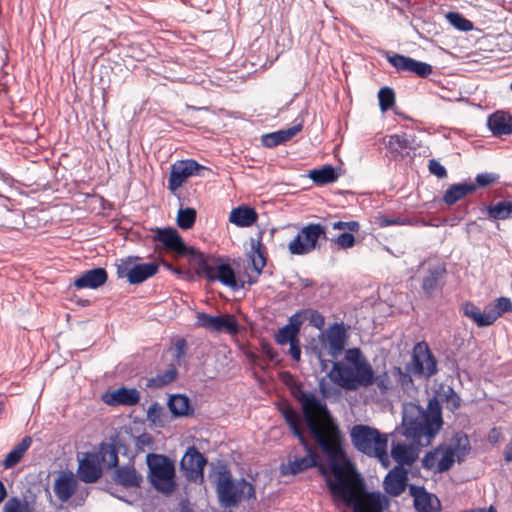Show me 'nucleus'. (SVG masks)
Here are the masks:
<instances>
[{"instance_id": "obj_1", "label": "nucleus", "mask_w": 512, "mask_h": 512, "mask_svg": "<svg viewBox=\"0 0 512 512\" xmlns=\"http://www.w3.org/2000/svg\"><path fill=\"white\" fill-rule=\"evenodd\" d=\"M310 428L322 450L328 455L331 471L336 478L335 481L327 478V487L333 498L344 502L353 512H383L388 504L385 496L376 492L367 493L364 496L357 493L353 488L351 477H357L359 482H362V479L347 458L345 451L329 444L314 426L311 425Z\"/></svg>"}, {"instance_id": "obj_2", "label": "nucleus", "mask_w": 512, "mask_h": 512, "mask_svg": "<svg viewBox=\"0 0 512 512\" xmlns=\"http://www.w3.org/2000/svg\"><path fill=\"white\" fill-rule=\"evenodd\" d=\"M292 394L294 398L301 404L306 427L309 431V434L314 439L319 448L322 449L320 444L314 437L313 433L311 432V425L314 426L319 431V433L329 444L335 445L344 451V449L341 447L339 443L340 433L338 427L335 424H332L329 433L327 434L318 423L315 412H319L323 416L330 417V411L327 407V404L319 400L313 392L303 390L301 384L294 387ZM302 446L307 454L303 457H295L293 460L289 461L288 466L290 469V473L292 475H296L311 467L317 466L320 474L325 477L326 482L327 478H329L331 481H335L336 478L333 472L331 471L330 461H328V468H326L323 465H318V455L312 449L311 445L307 442V446ZM321 451L327 457V460H329L328 455L323 450Z\"/></svg>"}, {"instance_id": "obj_3", "label": "nucleus", "mask_w": 512, "mask_h": 512, "mask_svg": "<svg viewBox=\"0 0 512 512\" xmlns=\"http://www.w3.org/2000/svg\"><path fill=\"white\" fill-rule=\"evenodd\" d=\"M154 240L177 255H190L196 262V273L209 282L219 281L233 290L244 288L245 282L237 280L235 271L229 263L221 258L205 256L195 248L187 246L175 228L157 229Z\"/></svg>"}, {"instance_id": "obj_4", "label": "nucleus", "mask_w": 512, "mask_h": 512, "mask_svg": "<svg viewBox=\"0 0 512 512\" xmlns=\"http://www.w3.org/2000/svg\"><path fill=\"white\" fill-rule=\"evenodd\" d=\"M442 424V408L436 398L429 400L427 410L413 402L403 405L402 434L417 446L430 445Z\"/></svg>"}, {"instance_id": "obj_5", "label": "nucleus", "mask_w": 512, "mask_h": 512, "mask_svg": "<svg viewBox=\"0 0 512 512\" xmlns=\"http://www.w3.org/2000/svg\"><path fill=\"white\" fill-rule=\"evenodd\" d=\"M327 376L347 391H355L361 387L371 386L372 366L370 363L345 365L344 362H334Z\"/></svg>"}, {"instance_id": "obj_6", "label": "nucleus", "mask_w": 512, "mask_h": 512, "mask_svg": "<svg viewBox=\"0 0 512 512\" xmlns=\"http://www.w3.org/2000/svg\"><path fill=\"white\" fill-rule=\"evenodd\" d=\"M146 462L151 485L161 493L167 495L173 493L177 485L174 462L165 455L154 453L147 455Z\"/></svg>"}, {"instance_id": "obj_7", "label": "nucleus", "mask_w": 512, "mask_h": 512, "mask_svg": "<svg viewBox=\"0 0 512 512\" xmlns=\"http://www.w3.org/2000/svg\"><path fill=\"white\" fill-rule=\"evenodd\" d=\"M245 479L233 481L231 472L222 466L216 473V492L219 502L224 508L237 506L243 497Z\"/></svg>"}, {"instance_id": "obj_8", "label": "nucleus", "mask_w": 512, "mask_h": 512, "mask_svg": "<svg viewBox=\"0 0 512 512\" xmlns=\"http://www.w3.org/2000/svg\"><path fill=\"white\" fill-rule=\"evenodd\" d=\"M354 447L363 454L371 457L377 450H382L387 438L377 429L366 425H355L350 433Z\"/></svg>"}, {"instance_id": "obj_9", "label": "nucleus", "mask_w": 512, "mask_h": 512, "mask_svg": "<svg viewBox=\"0 0 512 512\" xmlns=\"http://www.w3.org/2000/svg\"><path fill=\"white\" fill-rule=\"evenodd\" d=\"M409 369L415 377L430 379L438 373L437 360L425 341L414 345Z\"/></svg>"}, {"instance_id": "obj_10", "label": "nucleus", "mask_w": 512, "mask_h": 512, "mask_svg": "<svg viewBox=\"0 0 512 512\" xmlns=\"http://www.w3.org/2000/svg\"><path fill=\"white\" fill-rule=\"evenodd\" d=\"M138 259V257L121 259L120 263L116 265L118 277L127 278L130 284H140L158 272L159 265L157 263L137 264L135 261Z\"/></svg>"}, {"instance_id": "obj_11", "label": "nucleus", "mask_w": 512, "mask_h": 512, "mask_svg": "<svg viewBox=\"0 0 512 512\" xmlns=\"http://www.w3.org/2000/svg\"><path fill=\"white\" fill-rule=\"evenodd\" d=\"M320 238L326 239V227L310 223L289 243L288 249L293 255H306L316 248Z\"/></svg>"}, {"instance_id": "obj_12", "label": "nucleus", "mask_w": 512, "mask_h": 512, "mask_svg": "<svg viewBox=\"0 0 512 512\" xmlns=\"http://www.w3.org/2000/svg\"><path fill=\"white\" fill-rule=\"evenodd\" d=\"M196 325L211 332L236 335L240 331V325L232 314L213 316L205 312L196 314Z\"/></svg>"}, {"instance_id": "obj_13", "label": "nucleus", "mask_w": 512, "mask_h": 512, "mask_svg": "<svg viewBox=\"0 0 512 512\" xmlns=\"http://www.w3.org/2000/svg\"><path fill=\"white\" fill-rule=\"evenodd\" d=\"M455 447L443 445L442 457L436 465V472L443 473L452 468L457 458L458 462L463 461L468 450L470 449L469 440L464 433H456L454 438Z\"/></svg>"}, {"instance_id": "obj_14", "label": "nucleus", "mask_w": 512, "mask_h": 512, "mask_svg": "<svg viewBox=\"0 0 512 512\" xmlns=\"http://www.w3.org/2000/svg\"><path fill=\"white\" fill-rule=\"evenodd\" d=\"M207 459L196 447H188L180 461L181 470L188 481L202 483L204 481V467Z\"/></svg>"}, {"instance_id": "obj_15", "label": "nucleus", "mask_w": 512, "mask_h": 512, "mask_svg": "<svg viewBox=\"0 0 512 512\" xmlns=\"http://www.w3.org/2000/svg\"><path fill=\"white\" fill-rule=\"evenodd\" d=\"M206 168L200 165L194 159H186L175 162L171 166V171L168 179V189L175 192L182 184L193 175H200V170Z\"/></svg>"}, {"instance_id": "obj_16", "label": "nucleus", "mask_w": 512, "mask_h": 512, "mask_svg": "<svg viewBox=\"0 0 512 512\" xmlns=\"http://www.w3.org/2000/svg\"><path fill=\"white\" fill-rule=\"evenodd\" d=\"M78 478L85 483H95L102 476V468L98 454L87 452L79 460Z\"/></svg>"}, {"instance_id": "obj_17", "label": "nucleus", "mask_w": 512, "mask_h": 512, "mask_svg": "<svg viewBox=\"0 0 512 512\" xmlns=\"http://www.w3.org/2000/svg\"><path fill=\"white\" fill-rule=\"evenodd\" d=\"M140 400V393L136 388H126L124 386L107 391L102 395V401L109 406H134Z\"/></svg>"}, {"instance_id": "obj_18", "label": "nucleus", "mask_w": 512, "mask_h": 512, "mask_svg": "<svg viewBox=\"0 0 512 512\" xmlns=\"http://www.w3.org/2000/svg\"><path fill=\"white\" fill-rule=\"evenodd\" d=\"M410 493L414 497V507L418 512H440L441 502L436 495L428 493L424 487H410Z\"/></svg>"}, {"instance_id": "obj_19", "label": "nucleus", "mask_w": 512, "mask_h": 512, "mask_svg": "<svg viewBox=\"0 0 512 512\" xmlns=\"http://www.w3.org/2000/svg\"><path fill=\"white\" fill-rule=\"evenodd\" d=\"M446 269L443 266L430 267L422 279V290L426 297L440 292L445 285Z\"/></svg>"}, {"instance_id": "obj_20", "label": "nucleus", "mask_w": 512, "mask_h": 512, "mask_svg": "<svg viewBox=\"0 0 512 512\" xmlns=\"http://www.w3.org/2000/svg\"><path fill=\"white\" fill-rule=\"evenodd\" d=\"M326 338L329 347V355L337 358L346 345V329L344 323H333L326 330Z\"/></svg>"}, {"instance_id": "obj_21", "label": "nucleus", "mask_w": 512, "mask_h": 512, "mask_svg": "<svg viewBox=\"0 0 512 512\" xmlns=\"http://www.w3.org/2000/svg\"><path fill=\"white\" fill-rule=\"evenodd\" d=\"M77 485V480L72 472L61 471L55 479L53 491L55 496L65 503L75 494Z\"/></svg>"}, {"instance_id": "obj_22", "label": "nucleus", "mask_w": 512, "mask_h": 512, "mask_svg": "<svg viewBox=\"0 0 512 512\" xmlns=\"http://www.w3.org/2000/svg\"><path fill=\"white\" fill-rule=\"evenodd\" d=\"M108 279L107 271L102 267L93 268L81 273L74 279L77 289H97L104 285Z\"/></svg>"}, {"instance_id": "obj_23", "label": "nucleus", "mask_w": 512, "mask_h": 512, "mask_svg": "<svg viewBox=\"0 0 512 512\" xmlns=\"http://www.w3.org/2000/svg\"><path fill=\"white\" fill-rule=\"evenodd\" d=\"M407 471L403 467H394L384 479V489L391 496L401 495L407 485Z\"/></svg>"}, {"instance_id": "obj_24", "label": "nucleus", "mask_w": 512, "mask_h": 512, "mask_svg": "<svg viewBox=\"0 0 512 512\" xmlns=\"http://www.w3.org/2000/svg\"><path fill=\"white\" fill-rule=\"evenodd\" d=\"M113 480L125 488H138L141 486L143 477L132 464H125L114 470Z\"/></svg>"}, {"instance_id": "obj_25", "label": "nucleus", "mask_w": 512, "mask_h": 512, "mask_svg": "<svg viewBox=\"0 0 512 512\" xmlns=\"http://www.w3.org/2000/svg\"><path fill=\"white\" fill-rule=\"evenodd\" d=\"M419 455V449L414 442L412 444H406L398 442L392 445L391 456L398 463V467L404 465L411 466Z\"/></svg>"}, {"instance_id": "obj_26", "label": "nucleus", "mask_w": 512, "mask_h": 512, "mask_svg": "<svg viewBox=\"0 0 512 512\" xmlns=\"http://www.w3.org/2000/svg\"><path fill=\"white\" fill-rule=\"evenodd\" d=\"M303 128L302 123L293 125L287 129H281L275 132L267 133L262 135L261 143L264 147L273 148L280 144H283L293 138Z\"/></svg>"}, {"instance_id": "obj_27", "label": "nucleus", "mask_w": 512, "mask_h": 512, "mask_svg": "<svg viewBox=\"0 0 512 512\" xmlns=\"http://www.w3.org/2000/svg\"><path fill=\"white\" fill-rule=\"evenodd\" d=\"M487 125L494 136L512 134V116L507 112H494L488 117Z\"/></svg>"}, {"instance_id": "obj_28", "label": "nucleus", "mask_w": 512, "mask_h": 512, "mask_svg": "<svg viewBox=\"0 0 512 512\" xmlns=\"http://www.w3.org/2000/svg\"><path fill=\"white\" fill-rule=\"evenodd\" d=\"M417 147L415 135L405 132L388 136L386 142V148L393 154L408 153L409 150H416Z\"/></svg>"}, {"instance_id": "obj_29", "label": "nucleus", "mask_w": 512, "mask_h": 512, "mask_svg": "<svg viewBox=\"0 0 512 512\" xmlns=\"http://www.w3.org/2000/svg\"><path fill=\"white\" fill-rule=\"evenodd\" d=\"M477 189L475 183L463 182L451 185L443 195V201L447 205H454L467 195L474 193Z\"/></svg>"}, {"instance_id": "obj_30", "label": "nucleus", "mask_w": 512, "mask_h": 512, "mask_svg": "<svg viewBox=\"0 0 512 512\" xmlns=\"http://www.w3.org/2000/svg\"><path fill=\"white\" fill-rule=\"evenodd\" d=\"M257 218L254 208L243 205L231 211L229 221L238 227H249L257 221Z\"/></svg>"}, {"instance_id": "obj_31", "label": "nucleus", "mask_w": 512, "mask_h": 512, "mask_svg": "<svg viewBox=\"0 0 512 512\" xmlns=\"http://www.w3.org/2000/svg\"><path fill=\"white\" fill-rule=\"evenodd\" d=\"M167 404L172 415L175 417L191 416L194 413V408L190 404L189 398L185 395H172Z\"/></svg>"}, {"instance_id": "obj_32", "label": "nucleus", "mask_w": 512, "mask_h": 512, "mask_svg": "<svg viewBox=\"0 0 512 512\" xmlns=\"http://www.w3.org/2000/svg\"><path fill=\"white\" fill-rule=\"evenodd\" d=\"M32 444V438L25 436L5 457L3 460V467L5 469L16 466L22 459L25 452L29 449Z\"/></svg>"}, {"instance_id": "obj_33", "label": "nucleus", "mask_w": 512, "mask_h": 512, "mask_svg": "<svg viewBox=\"0 0 512 512\" xmlns=\"http://www.w3.org/2000/svg\"><path fill=\"white\" fill-rule=\"evenodd\" d=\"M281 414L291 429L293 435L299 440L300 444L307 446V439L303 435V432L299 426L298 413L291 406H285L281 409Z\"/></svg>"}, {"instance_id": "obj_34", "label": "nucleus", "mask_w": 512, "mask_h": 512, "mask_svg": "<svg viewBox=\"0 0 512 512\" xmlns=\"http://www.w3.org/2000/svg\"><path fill=\"white\" fill-rule=\"evenodd\" d=\"M178 376L177 368L171 364L165 371L159 372L155 377L149 378L146 387L151 389H159L174 382Z\"/></svg>"}, {"instance_id": "obj_35", "label": "nucleus", "mask_w": 512, "mask_h": 512, "mask_svg": "<svg viewBox=\"0 0 512 512\" xmlns=\"http://www.w3.org/2000/svg\"><path fill=\"white\" fill-rule=\"evenodd\" d=\"M486 308L490 324L492 325L504 313L512 312V302L507 297H499L486 305Z\"/></svg>"}, {"instance_id": "obj_36", "label": "nucleus", "mask_w": 512, "mask_h": 512, "mask_svg": "<svg viewBox=\"0 0 512 512\" xmlns=\"http://www.w3.org/2000/svg\"><path fill=\"white\" fill-rule=\"evenodd\" d=\"M463 313L466 317L473 320L478 327H486L491 325L486 307L483 311H481L480 308L473 303L467 302L463 305Z\"/></svg>"}, {"instance_id": "obj_37", "label": "nucleus", "mask_w": 512, "mask_h": 512, "mask_svg": "<svg viewBox=\"0 0 512 512\" xmlns=\"http://www.w3.org/2000/svg\"><path fill=\"white\" fill-rule=\"evenodd\" d=\"M410 361L405 364L404 368L394 366L392 373L396 378V381L404 391H409L415 388L413 376L414 372L409 369Z\"/></svg>"}, {"instance_id": "obj_38", "label": "nucleus", "mask_w": 512, "mask_h": 512, "mask_svg": "<svg viewBox=\"0 0 512 512\" xmlns=\"http://www.w3.org/2000/svg\"><path fill=\"white\" fill-rule=\"evenodd\" d=\"M309 177L314 183L323 185L336 181L338 179V174L333 166L325 165L320 169L311 170Z\"/></svg>"}, {"instance_id": "obj_39", "label": "nucleus", "mask_w": 512, "mask_h": 512, "mask_svg": "<svg viewBox=\"0 0 512 512\" xmlns=\"http://www.w3.org/2000/svg\"><path fill=\"white\" fill-rule=\"evenodd\" d=\"M488 216L494 220H506L512 218V200L499 201L486 207Z\"/></svg>"}, {"instance_id": "obj_40", "label": "nucleus", "mask_w": 512, "mask_h": 512, "mask_svg": "<svg viewBox=\"0 0 512 512\" xmlns=\"http://www.w3.org/2000/svg\"><path fill=\"white\" fill-rule=\"evenodd\" d=\"M261 234L257 240L251 239V249L254 251L256 256L252 258V265L257 275H260L262 269L266 265L265 248L261 243Z\"/></svg>"}, {"instance_id": "obj_41", "label": "nucleus", "mask_w": 512, "mask_h": 512, "mask_svg": "<svg viewBox=\"0 0 512 512\" xmlns=\"http://www.w3.org/2000/svg\"><path fill=\"white\" fill-rule=\"evenodd\" d=\"M100 457L109 468L118 467V450L113 444L102 443L100 445Z\"/></svg>"}, {"instance_id": "obj_42", "label": "nucleus", "mask_w": 512, "mask_h": 512, "mask_svg": "<svg viewBox=\"0 0 512 512\" xmlns=\"http://www.w3.org/2000/svg\"><path fill=\"white\" fill-rule=\"evenodd\" d=\"M385 58L398 72H409L413 59L409 56L391 52H385Z\"/></svg>"}, {"instance_id": "obj_43", "label": "nucleus", "mask_w": 512, "mask_h": 512, "mask_svg": "<svg viewBox=\"0 0 512 512\" xmlns=\"http://www.w3.org/2000/svg\"><path fill=\"white\" fill-rule=\"evenodd\" d=\"M446 19L451 26L459 31L467 32L473 29V23L458 12H448Z\"/></svg>"}, {"instance_id": "obj_44", "label": "nucleus", "mask_w": 512, "mask_h": 512, "mask_svg": "<svg viewBox=\"0 0 512 512\" xmlns=\"http://www.w3.org/2000/svg\"><path fill=\"white\" fill-rule=\"evenodd\" d=\"M196 221V211L193 208H180L177 215V224L180 228L187 230L193 227Z\"/></svg>"}, {"instance_id": "obj_45", "label": "nucleus", "mask_w": 512, "mask_h": 512, "mask_svg": "<svg viewBox=\"0 0 512 512\" xmlns=\"http://www.w3.org/2000/svg\"><path fill=\"white\" fill-rule=\"evenodd\" d=\"M2 512H33V510L26 500L13 496L5 502Z\"/></svg>"}, {"instance_id": "obj_46", "label": "nucleus", "mask_w": 512, "mask_h": 512, "mask_svg": "<svg viewBox=\"0 0 512 512\" xmlns=\"http://www.w3.org/2000/svg\"><path fill=\"white\" fill-rule=\"evenodd\" d=\"M378 99L381 111L385 112L395 104V92L390 87H383L378 92Z\"/></svg>"}, {"instance_id": "obj_47", "label": "nucleus", "mask_w": 512, "mask_h": 512, "mask_svg": "<svg viewBox=\"0 0 512 512\" xmlns=\"http://www.w3.org/2000/svg\"><path fill=\"white\" fill-rule=\"evenodd\" d=\"M373 384L377 386L381 394H386L392 388L391 379L387 371H383L382 373L375 375V372L372 369L371 385Z\"/></svg>"}, {"instance_id": "obj_48", "label": "nucleus", "mask_w": 512, "mask_h": 512, "mask_svg": "<svg viewBox=\"0 0 512 512\" xmlns=\"http://www.w3.org/2000/svg\"><path fill=\"white\" fill-rule=\"evenodd\" d=\"M298 335V332H296L293 328L286 324L279 329L278 333L275 336V341L279 345H285L291 341L298 339Z\"/></svg>"}, {"instance_id": "obj_49", "label": "nucleus", "mask_w": 512, "mask_h": 512, "mask_svg": "<svg viewBox=\"0 0 512 512\" xmlns=\"http://www.w3.org/2000/svg\"><path fill=\"white\" fill-rule=\"evenodd\" d=\"M345 365H359L369 363L359 348L348 349L345 353Z\"/></svg>"}, {"instance_id": "obj_50", "label": "nucleus", "mask_w": 512, "mask_h": 512, "mask_svg": "<svg viewBox=\"0 0 512 512\" xmlns=\"http://www.w3.org/2000/svg\"><path fill=\"white\" fill-rule=\"evenodd\" d=\"M409 72L421 78H426L432 73V66L426 62L412 59Z\"/></svg>"}, {"instance_id": "obj_51", "label": "nucleus", "mask_w": 512, "mask_h": 512, "mask_svg": "<svg viewBox=\"0 0 512 512\" xmlns=\"http://www.w3.org/2000/svg\"><path fill=\"white\" fill-rule=\"evenodd\" d=\"M306 318L307 310L301 309L289 317L287 325L300 333L301 326Z\"/></svg>"}, {"instance_id": "obj_52", "label": "nucleus", "mask_w": 512, "mask_h": 512, "mask_svg": "<svg viewBox=\"0 0 512 512\" xmlns=\"http://www.w3.org/2000/svg\"><path fill=\"white\" fill-rule=\"evenodd\" d=\"M333 241L338 246V248H340V249L352 248L355 245V243H356L355 236L352 233H350V232H343V233H341Z\"/></svg>"}, {"instance_id": "obj_53", "label": "nucleus", "mask_w": 512, "mask_h": 512, "mask_svg": "<svg viewBox=\"0 0 512 512\" xmlns=\"http://www.w3.org/2000/svg\"><path fill=\"white\" fill-rule=\"evenodd\" d=\"M443 445H439L433 451L427 452L422 458V467L431 470L436 465V456L442 451Z\"/></svg>"}, {"instance_id": "obj_54", "label": "nucleus", "mask_w": 512, "mask_h": 512, "mask_svg": "<svg viewBox=\"0 0 512 512\" xmlns=\"http://www.w3.org/2000/svg\"><path fill=\"white\" fill-rule=\"evenodd\" d=\"M306 310H307V318L306 319L309 321V323L317 329H322L325 325L324 316L317 310H313V309H306Z\"/></svg>"}, {"instance_id": "obj_55", "label": "nucleus", "mask_w": 512, "mask_h": 512, "mask_svg": "<svg viewBox=\"0 0 512 512\" xmlns=\"http://www.w3.org/2000/svg\"><path fill=\"white\" fill-rule=\"evenodd\" d=\"M498 179H499L498 174L486 172V173L477 174L475 181H476V186L484 188V187H487V186L491 185L492 183L498 181Z\"/></svg>"}, {"instance_id": "obj_56", "label": "nucleus", "mask_w": 512, "mask_h": 512, "mask_svg": "<svg viewBox=\"0 0 512 512\" xmlns=\"http://www.w3.org/2000/svg\"><path fill=\"white\" fill-rule=\"evenodd\" d=\"M429 172L435 175L439 179H444L447 177L446 168L436 159H430L428 163Z\"/></svg>"}, {"instance_id": "obj_57", "label": "nucleus", "mask_w": 512, "mask_h": 512, "mask_svg": "<svg viewBox=\"0 0 512 512\" xmlns=\"http://www.w3.org/2000/svg\"><path fill=\"white\" fill-rule=\"evenodd\" d=\"M332 228L335 230L358 232L360 230V224L358 221H336L332 224Z\"/></svg>"}, {"instance_id": "obj_58", "label": "nucleus", "mask_w": 512, "mask_h": 512, "mask_svg": "<svg viewBox=\"0 0 512 512\" xmlns=\"http://www.w3.org/2000/svg\"><path fill=\"white\" fill-rule=\"evenodd\" d=\"M163 408L158 402L152 403L147 410V419L153 423L160 420Z\"/></svg>"}, {"instance_id": "obj_59", "label": "nucleus", "mask_w": 512, "mask_h": 512, "mask_svg": "<svg viewBox=\"0 0 512 512\" xmlns=\"http://www.w3.org/2000/svg\"><path fill=\"white\" fill-rule=\"evenodd\" d=\"M372 457L377 458L381 465L387 469L390 466V460L387 454V443H385L382 450H377Z\"/></svg>"}, {"instance_id": "obj_60", "label": "nucleus", "mask_w": 512, "mask_h": 512, "mask_svg": "<svg viewBox=\"0 0 512 512\" xmlns=\"http://www.w3.org/2000/svg\"><path fill=\"white\" fill-rule=\"evenodd\" d=\"M447 406L450 410H455L460 406V398L452 388H449V395L446 397Z\"/></svg>"}, {"instance_id": "obj_61", "label": "nucleus", "mask_w": 512, "mask_h": 512, "mask_svg": "<svg viewBox=\"0 0 512 512\" xmlns=\"http://www.w3.org/2000/svg\"><path fill=\"white\" fill-rule=\"evenodd\" d=\"M289 344V354L292 357L294 361H299L301 358V347H300V341L299 338L291 341Z\"/></svg>"}, {"instance_id": "obj_62", "label": "nucleus", "mask_w": 512, "mask_h": 512, "mask_svg": "<svg viewBox=\"0 0 512 512\" xmlns=\"http://www.w3.org/2000/svg\"><path fill=\"white\" fill-rule=\"evenodd\" d=\"M175 349V358L179 360L181 357H183L186 354L187 350V342L184 338H180L175 342L174 345Z\"/></svg>"}, {"instance_id": "obj_63", "label": "nucleus", "mask_w": 512, "mask_h": 512, "mask_svg": "<svg viewBox=\"0 0 512 512\" xmlns=\"http://www.w3.org/2000/svg\"><path fill=\"white\" fill-rule=\"evenodd\" d=\"M402 220L400 218H389V217H382L380 219V224L382 227L387 226H393V225H400L402 224Z\"/></svg>"}, {"instance_id": "obj_64", "label": "nucleus", "mask_w": 512, "mask_h": 512, "mask_svg": "<svg viewBox=\"0 0 512 512\" xmlns=\"http://www.w3.org/2000/svg\"><path fill=\"white\" fill-rule=\"evenodd\" d=\"M152 443V437L148 433H142L137 438L138 446H148Z\"/></svg>"}]
</instances>
